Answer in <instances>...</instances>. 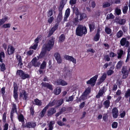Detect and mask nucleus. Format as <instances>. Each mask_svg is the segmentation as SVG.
Here are the masks:
<instances>
[{
    "mask_svg": "<svg viewBox=\"0 0 130 130\" xmlns=\"http://www.w3.org/2000/svg\"><path fill=\"white\" fill-rule=\"evenodd\" d=\"M108 116L106 114H105L104 115L103 118V120L104 121H106L107 120Z\"/></svg>",
    "mask_w": 130,
    "mask_h": 130,
    "instance_id": "61",
    "label": "nucleus"
},
{
    "mask_svg": "<svg viewBox=\"0 0 130 130\" xmlns=\"http://www.w3.org/2000/svg\"><path fill=\"white\" fill-rule=\"evenodd\" d=\"M90 89L89 88L87 89L84 93L83 94L87 96V95L90 93Z\"/></svg>",
    "mask_w": 130,
    "mask_h": 130,
    "instance_id": "52",
    "label": "nucleus"
},
{
    "mask_svg": "<svg viewBox=\"0 0 130 130\" xmlns=\"http://www.w3.org/2000/svg\"><path fill=\"white\" fill-rule=\"evenodd\" d=\"M55 123V122L54 121H50L48 125V129L47 128H45L44 130H52L53 128V125Z\"/></svg>",
    "mask_w": 130,
    "mask_h": 130,
    "instance_id": "18",
    "label": "nucleus"
},
{
    "mask_svg": "<svg viewBox=\"0 0 130 130\" xmlns=\"http://www.w3.org/2000/svg\"><path fill=\"white\" fill-rule=\"evenodd\" d=\"M70 9L68 8L66 11L65 13L64 18V21H66L67 18L69 17L70 12Z\"/></svg>",
    "mask_w": 130,
    "mask_h": 130,
    "instance_id": "17",
    "label": "nucleus"
},
{
    "mask_svg": "<svg viewBox=\"0 0 130 130\" xmlns=\"http://www.w3.org/2000/svg\"><path fill=\"white\" fill-rule=\"evenodd\" d=\"M74 26V22L72 21H69L68 23H66V27H71V26Z\"/></svg>",
    "mask_w": 130,
    "mask_h": 130,
    "instance_id": "27",
    "label": "nucleus"
},
{
    "mask_svg": "<svg viewBox=\"0 0 130 130\" xmlns=\"http://www.w3.org/2000/svg\"><path fill=\"white\" fill-rule=\"evenodd\" d=\"M87 29L85 26L81 25H79L76 29V34L77 36H81L83 34H86L87 33Z\"/></svg>",
    "mask_w": 130,
    "mask_h": 130,
    "instance_id": "1",
    "label": "nucleus"
},
{
    "mask_svg": "<svg viewBox=\"0 0 130 130\" xmlns=\"http://www.w3.org/2000/svg\"><path fill=\"white\" fill-rule=\"evenodd\" d=\"M112 113L113 118H116L118 115V109L116 108L113 109L112 110Z\"/></svg>",
    "mask_w": 130,
    "mask_h": 130,
    "instance_id": "13",
    "label": "nucleus"
},
{
    "mask_svg": "<svg viewBox=\"0 0 130 130\" xmlns=\"http://www.w3.org/2000/svg\"><path fill=\"white\" fill-rule=\"evenodd\" d=\"M33 103L34 104H35L39 106H40L41 105L42 102L41 101L38 99H36L34 100V101L33 102Z\"/></svg>",
    "mask_w": 130,
    "mask_h": 130,
    "instance_id": "20",
    "label": "nucleus"
},
{
    "mask_svg": "<svg viewBox=\"0 0 130 130\" xmlns=\"http://www.w3.org/2000/svg\"><path fill=\"white\" fill-rule=\"evenodd\" d=\"M56 84L57 85H61L62 86H66L68 85L67 83L61 79L58 80L56 82Z\"/></svg>",
    "mask_w": 130,
    "mask_h": 130,
    "instance_id": "9",
    "label": "nucleus"
},
{
    "mask_svg": "<svg viewBox=\"0 0 130 130\" xmlns=\"http://www.w3.org/2000/svg\"><path fill=\"white\" fill-rule=\"evenodd\" d=\"M37 46L38 44H35L33 46H30L29 48L35 50L37 48Z\"/></svg>",
    "mask_w": 130,
    "mask_h": 130,
    "instance_id": "59",
    "label": "nucleus"
},
{
    "mask_svg": "<svg viewBox=\"0 0 130 130\" xmlns=\"http://www.w3.org/2000/svg\"><path fill=\"white\" fill-rule=\"evenodd\" d=\"M34 51L32 50H30L28 51L27 53V55L30 56L33 53Z\"/></svg>",
    "mask_w": 130,
    "mask_h": 130,
    "instance_id": "64",
    "label": "nucleus"
},
{
    "mask_svg": "<svg viewBox=\"0 0 130 130\" xmlns=\"http://www.w3.org/2000/svg\"><path fill=\"white\" fill-rule=\"evenodd\" d=\"M106 74H104L101 77L100 80L99 82L100 84L103 82L106 78Z\"/></svg>",
    "mask_w": 130,
    "mask_h": 130,
    "instance_id": "31",
    "label": "nucleus"
},
{
    "mask_svg": "<svg viewBox=\"0 0 130 130\" xmlns=\"http://www.w3.org/2000/svg\"><path fill=\"white\" fill-rule=\"evenodd\" d=\"M110 5V3L108 2H105L103 3V8H106L109 7Z\"/></svg>",
    "mask_w": 130,
    "mask_h": 130,
    "instance_id": "41",
    "label": "nucleus"
},
{
    "mask_svg": "<svg viewBox=\"0 0 130 130\" xmlns=\"http://www.w3.org/2000/svg\"><path fill=\"white\" fill-rule=\"evenodd\" d=\"M18 119L20 121L23 122L24 121V118L23 116L21 114L18 116Z\"/></svg>",
    "mask_w": 130,
    "mask_h": 130,
    "instance_id": "47",
    "label": "nucleus"
},
{
    "mask_svg": "<svg viewBox=\"0 0 130 130\" xmlns=\"http://www.w3.org/2000/svg\"><path fill=\"white\" fill-rule=\"evenodd\" d=\"M120 43L121 45H125L126 47H128L130 44L129 42L127 41V39L125 38H123L120 41Z\"/></svg>",
    "mask_w": 130,
    "mask_h": 130,
    "instance_id": "4",
    "label": "nucleus"
},
{
    "mask_svg": "<svg viewBox=\"0 0 130 130\" xmlns=\"http://www.w3.org/2000/svg\"><path fill=\"white\" fill-rule=\"evenodd\" d=\"M125 96L126 98H127L130 96V89H128L125 93Z\"/></svg>",
    "mask_w": 130,
    "mask_h": 130,
    "instance_id": "43",
    "label": "nucleus"
},
{
    "mask_svg": "<svg viewBox=\"0 0 130 130\" xmlns=\"http://www.w3.org/2000/svg\"><path fill=\"white\" fill-rule=\"evenodd\" d=\"M46 49L43 47L42 51L40 53L39 56L41 57H42L44 56L46 52Z\"/></svg>",
    "mask_w": 130,
    "mask_h": 130,
    "instance_id": "25",
    "label": "nucleus"
},
{
    "mask_svg": "<svg viewBox=\"0 0 130 130\" xmlns=\"http://www.w3.org/2000/svg\"><path fill=\"white\" fill-rule=\"evenodd\" d=\"M48 106H46L43 108L41 111V112L40 113L41 117H42L44 116L46 110L48 109Z\"/></svg>",
    "mask_w": 130,
    "mask_h": 130,
    "instance_id": "26",
    "label": "nucleus"
},
{
    "mask_svg": "<svg viewBox=\"0 0 130 130\" xmlns=\"http://www.w3.org/2000/svg\"><path fill=\"white\" fill-rule=\"evenodd\" d=\"M36 126V124L34 122H29L26 124L25 127L28 128L34 127Z\"/></svg>",
    "mask_w": 130,
    "mask_h": 130,
    "instance_id": "16",
    "label": "nucleus"
},
{
    "mask_svg": "<svg viewBox=\"0 0 130 130\" xmlns=\"http://www.w3.org/2000/svg\"><path fill=\"white\" fill-rule=\"evenodd\" d=\"M128 7L127 6H125L123 8V11L124 14L126 13L127 12Z\"/></svg>",
    "mask_w": 130,
    "mask_h": 130,
    "instance_id": "51",
    "label": "nucleus"
},
{
    "mask_svg": "<svg viewBox=\"0 0 130 130\" xmlns=\"http://www.w3.org/2000/svg\"><path fill=\"white\" fill-rule=\"evenodd\" d=\"M46 62L45 61H43L40 66V68L42 69H44L46 67Z\"/></svg>",
    "mask_w": 130,
    "mask_h": 130,
    "instance_id": "48",
    "label": "nucleus"
},
{
    "mask_svg": "<svg viewBox=\"0 0 130 130\" xmlns=\"http://www.w3.org/2000/svg\"><path fill=\"white\" fill-rule=\"evenodd\" d=\"M87 98V96L83 94L80 97L78 101H80L81 100H84Z\"/></svg>",
    "mask_w": 130,
    "mask_h": 130,
    "instance_id": "46",
    "label": "nucleus"
},
{
    "mask_svg": "<svg viewBox=\"0 0 130 130\" xmlns=\"http://www.w3.org/2000/svg\"><path fill=\"white\" fill-rule=\"evenodd\" d=\"M53 14V11L52 9H50L48 11L47 14V16L48 17L51 16Z\"/></svg>",
    "mask_w": 130,
    "mask_h": 130,
    "instance_id": "55",
    "label": "nucleus"
},
{
    "mask_svg": "<svg viewBox=\"0 0 130 130\" xmlns=\"http://www.w3.org/2000/svg\"><path fill=\"white\" fill-rule=\"evenodd\" d=\"M41 84L43 87H46L47 88H48L51 90H53L52 85L49 84L48 83H42Z\"/></svg>",
    "mask_w": 130,
    "mask_h": 130,
    "instance_id": "11",
    "label": "nucleus"
},
{
    "mask_svg": "<svg viewBox=\"0 0 130 130\" xmlns=\"http://www.w3.org/2000/svg\"><path fill=\"white\" fill-rule=\"evenodd\" d=\"M0 66L1 71H3L6 69L5 64L4 63H2L1 64H0Z\"/></svg>",
    "mask_w": 130,
    "mask_h": 130,
    "instance_id": "53",
    "label": "nucleus"
},
{
    "mask_svg": "<svg viewBox=\"0 0 130 130\" xmlns=\"http://www.w3.org/2000/svg\"><path fill=\"white\" fill-rule=\"evenodd\" d=\"M74 98V96L72 95L71 96H69L68 98L66 100V101L67 102H70L72 101Z\"/></svg>",
    "mask_w": 130,
    "mask_h": 130,
    "instance_id": "49",
    "label": "nucleus"
},
{
    "mask_svg": "<svg viewBox=\"0 0 130 130\" xmlns=\"http://www.w3.org/2000/svg\"><path fill=\"white\" fill-rule=\"evenodd\" d=\"M100 35L99 34L97 33L94 38V40L96 41H98L99 39Z\"/></svg>",
    "mask_w": 130,
    "mask_h": 130,
    "instance_id": "50",
    "label": "nucleus"
},
{
    "mask_svg": "<svg viewBox=\"0 0 130 130\" xmlns=\"http://www.w3.org/2000/svg\"><path fill=\"white\" fill-rule=\"evenodd\" d=\"M63 99H61L60 100L56 101V105L58 106L61 105L63 102Z\"/></svg>",
    "mask_w": 130,
    "mask_h": 130,
    "instance_id": "39",
    "label": "nucleus"
},
{
    "mask_svg": "<svg viewBox=\"0 0 130 130\" xmlns=\"http://www.w3.org/2000/svg\"><path fill=\"white\" fill-rule=\"evenodd\" d=\"M61 91V90L59 88H57L54 90V93L56 95H58L60 94Z\"/></svg>",
    "mask_w": 130,
    "mask_h": 130,
    "instance_id": "34",
    "label": "nucleus"
},
{
    "mask_svg": "<svg viewBox=\"0 0 130 130\" xmlns=\"http://www.w3.org/2000/svg\"><path fill=\"white\" fill-rule=\"evenodd\" d=\"M115 12L117 15H119L121 13V10L119 8L117 7L115 9Z\"/></svg>",
    "mask_w": 130,
    "mask_h": 130,
    "instance_id": "35",
    "label": "nucleus"
},
{
    "mask_svg": "<svg viewBox=\"0 0 130 130\" xmlns=\"http://www.w3.org/2000/svg\"><path fill=\"white\" fill-rule=\"evenodd\" d=\"M89 3H90V6L92 8L95 7V2L92 0H90L89 2Z\"/></svg>",
    "mask_w": 130,
    "mask_h": 130,
    "instance_id": "36",
    "label": "nucleus"
},
{
    "mask_svg": "<svg viewBox=\"0 0 130 130\" xmlns=\"http://www.w3.org/2000/svg\"><path fill=\"white\" fill-rule=\"evenodd\" d=\"M54 56L58 63H60L61 62L62 60L60 56L59 53H55Z\"/></svg>",
    "mask_w": 130,
    "mask_h": 130,
    "instance_id": "8",
    "label": "nucleus"
},
{
    "mask_svg": "<svg viewBox=\"0 0 130 130\" xmlns=\"http://www.w3.org/2000/svg\"><path fill=\"white\" fill-rule=\"evenodd\" d=\"M78 16H77V17L74 18L73 19V21H72L73 22H74V24L76 23H77L78 22Z\"/></svg>",
    "mask_w": 130,
    "mask_h": 130,
    "instance_id": "62",
    "label": "nucleus"
},
{
    "mask_svg": "<svg viewBox=\"0 0 130 130\" xmlns=\"http://www.w3.org/2000/svg\"><path fill=\"white\" fill-rule=\"evenodd\" d=\"M62 12H60L58 16V19H59V21H60L61 20V18L62 17Z\"/></svg>",
    "mask_w": 130,
    "mask_h": 130,
    "instance_id": "63",
    "label": "nucleus"
},
{
    "mask_svg": "<svg viewBox=\"0 0 130 130\" xmlns=\"http://www.w3.org/2000/svg\"><path fill=\"white\" fill-rule=\"evenodd\" d=\"M39 59V57L37 56V57L34 58L31 62L32 65L35 67H38L40 64V63L37 62Z\"/></svg>",
    "mask_w": 130,
    "mask_h": 130,
    "instance_id": "5",
    "label": "nucleus"
},
{
    "mask_svg": "<svg viewBox=\"0 0 130 130\" xmlns=\"http://www.w3.org/2000/svg\"><path fill=\"white\" fill-rule=\"evenodd\" d=\"M54 39L53 37H51L44 44L43 47L48 51H50L53 48L54 44Z\"/></svg>",
    "mask_w": 130,
    "mask_h": 130,
    "instance_id": "2",
    "label": "nucleus"
},
{
    "mask_svg": "<svg viewBox=\"0 0 130 130\" xmlns=\"http://www.w3.org/2000/svg\"><path fill=\"white\" fill-rule=\"evenodd\" d=\"M54 19V18L53 17L49 18L48 20V22L50 24H51Z\"/></svg>",
    "mask_w": 130,
    "mask_h": 130,
    "instance_id": "58",
    "label": "nucleus"
},
{
    "mask_svg": "<svg viewBox=\"0 0 130 130\" xmlns=\"http://www.w3.org/2000/svg\"><path fill=\"white\" fill-rule=\"evenodd\" d=\"M98 77V75H95L94 77L92 78L89 80L87 82V84H90L91 85L93 86L95 84V82Z\"/></svg>",
    "mask_w": 130,
    "mask_h": 130,
    "instance_id": "3",
    "label": "nucleus"
},
{
    "mask_svg": "<svg viewBox=\"0 0 130 130\" xmlns=\"http://www.w3.org/2000/svg\"><path fill=\"white\" fill-rule=\"evenodd\" d=\"M76 1L77 0H70L69 3L71 5H72L76 4Z\"/></svg>",
    "mask_w": 130,
    "mask_h": 130,
    "instance_id": "60",
    "label": "nucleus"
},
{
    "mask_svg": "<svg viewBox=\"0 0 130 130\" xmlns=\"http://www.w3.org/2000/svg\"><path fill=\"white\" fill-rule=\"evenodd\" d=\"M58 24H56L52 28V29L53 31H55L58 27Z\"/></svg>",
    "mask_w": 130,
    "mask_h": 130,
    "instance_id": "56",
    "label": "nucleus"
},
{
    "mask_svg": "<svg viewBox=\"0 0 130 130\" xmlns=\"http://www.w3.org/2000/svg\"><path fill=\"white\" fill-rule=\"evenodd\" d=\"M15 49L11 45L9 46L7 49V52L8 55H10L12 54L14 52Z\"/></svg>",
    "mask_w": 130,
    "mask_h": 130,
    "instance_id": "10",
    "label": "nucleus"
},
{
    "mask_svg": "<svg viewBox=\"0 0 130 130\" xmlns=\"http://www.w3.org/2000/svg\"><path fill=\"white\" fill-rule=\"evenodd\" d=\"M7 19V18L5 17L2 19H0V26L5 23Z\"/></svg>",
    "mask_w": 130,
    "mask_h": 130,
    "instance_id": "42",
    "label": "nucleus"
},
{
    "mask_svg": "<svg viewBox=\"0 0 130 130\" xmlns=\"http://www.w3.org/2000/svg\"><path fill=\"white\" fill-rule=\"evenodd\" d=\"M115 17L111 13L109 14H108L106 17V19H113Z\"/></svg>",
    "mask_w": 130,
    "mask_h": 130,
    "instance_id": "38",
    "label": "nucleus"
},
{
    "mask_svg": "<svg viewBox=\"0 0 130 130\" xmlns=\"http://www.w3.org/2000/svg\"><path fill=\"white\" fill-rule=\"evenodd\" d=\"M18 88L15 83L14 84L13 96L15 100H17L18 98V94L17 91Z\"/></svg>",
    "mask_w": 130,
    "mask_h": 130,
    "instance_id": "6",
    "label": "nucleus"
},
{
    "mask_svg": "<svg viewBox=\"0 0 130 130\" xmlns=\"http://www.w3.org/2000/svg\"><path fill=\"white\" fill-rule=\"evenodd\" d=\"M64 58L67 60L72 62L73 63H76V59L72 56L66 55L64 56Z\"/></svg>",
    "mask_w": 130,
    "mask_h": 130,
    "instance_id": "7",
    "label": "nucleus"
},
{
    "mask_svg": "<svg viewBox=\"0 0 130 130\" xmlns=\"http://www.w3.org/2000/svg\"><path fill=\"white\" fill-rule=\"evenodd\" d=\"M65 4H66L64 3L63 2H61L60 4V6L59 7V10L60 12H62L63 8Z\"/></svg>",
    "mask_w": 130,
    "mask_h": 130,
    "instance_id": "32",
    "label": "nucleus"
},
{
    "mask_svg": "<svg viewBox=\"0 0 130 130\" xmlns=\"http://www.w3.org/2000/svg\"><path fill=\"white\" fill-rule=\"evenodd\" d=\"M125 20L124 19H121L120 20L119 24L123 25L125 24Z\"/></svg>",
    "mask_w": 130,
    "mask_h": 130,
    "instance_id": "54",
    "label": "nucleus"
},
{
    "mask_svg": "<svg viewBox=\"0 0 130 130\" xmlns=\"http://www.w3.org/2000/svg\"><path fill=\"white\" fill-rule=\"evenodd\" d=\"M16 105L14 104H13V106L12 107V109L11 110V115H10V118H11V120H12V118L13 117V114L14 112L15 111H16Z\"/></svg>",
    "mask_w": 130,
    "mask_h": 130,
    "instance_id": "12",
    "label": "nucleus"
},
{
    "mask_svg": "<svg viewBox=\"0 0 130 130\" xmlns=\"http://www.w3.org/2000/svg\"><path fill=\"white\" fill-rule=\"evenodd\" d=\"M56 101L54 100L52 102H50L49 103L47 106H48V107L49 106H52L55 104H56Z\"/></svg>",
    "mask_w": 130,
    "mask_h": 130,
    "instance_id": "40",
    "label": "nucleus"
},
{
    "mask_svg": "<svg viewBox=\"0 0 130 130\" xmlns=\"http://www.w3.org/2000/svg\"><path fill=\"white\" fill-rule=\"evenodd\" d=\"M79 15V17L78 19L80 21L82 20L87 17L86 14L85 13H80Z\"/></svg>",
    "mask_w": 130,
    "mask_h": 130,
    "instance_id": "19",
    "label": "nucleus"
},
{
    "mask_svg": "<svg viewBox=\"0 0 130 130\" xmlns=\"http://www.w3.org/2000/svg\"><path fill=\"white\" fill-rule=\"evenodd\" d=\"M118 126V123L116 122H114L112 124V127L113 128H116Z\"/></svg>",
    "mask_w": 130,
    "mask_h": 130,
    "instance_id": "57",
    "label": "nucleus"
},
{
    "mask_svg": "<svg viewBox=\"0 0 130 130\" xmlns=\"http://www.w3.org/2000/svg\"><path fill=\"white\" fill-rule=\"evenodd\" d=\"M89 26L90 32L92 31L94 29L95 27V23H92L89 24Z\"/></svg>",
    "mask_w": 130,
    "mask_h": 130,
    "instance_id": "23",
    "label": "nucleus"
},
{
    "mask_svg": "<svg viewBox=\"0 0 130 130\" xmlns=\"http://www.w3.org/2000/svg\"><path fill=\"white\" fill-rule=\"evenodd\" d=\"M104 93V90L103 89L100 90L99 91L98 94L96 95V98H99L100 96H102Z\"/></svg>",
    "mask_w": 130,
    "mask_h": 130,
    "instance_id": "24",
    "label": "nucleus"
},
{
    "mask_svg": "<svg viewBox=\"0 0 130 130\" xmlns=\"http://www.w3.org/2000/svg\"><path fill=\"white\" fill-rule=\"evenodd\" d=\"M127 67L126 66H124L123 67L122 70V73H125L128 72V71L127 70Z\"/></svg>",
    "mask_w": 130,
    "mask_h": 130,
    "instance_id": "45",
    "label": "nucleus"
},
{
    "mask_svg": "<svg viewBox=\"0 0 130 130\" xmlns=\"http://www.w3.org/2000/svg\"><path fill=\"white\" fill-rule=\"evenodd\" d=\"M5 57V54L3 52H0V62H2L3 59Z\"/></svg>",
    "mask_w": 130,
    "mask_h": 130,
    "instance_id": "30",
    "label": "nucleus"
},
{
    "mask_svg": "<svg viewBox=\"0 0 130 130\" xmlns=\"http://www.w3.org/2000/svg\"><path fill=\"white\" fill-rule=\"evenodd\" d=\"M123 50L120 49L117 52V54L118 55V58H121L122 54H123Z\"/></svg>",
    "mask_w": 130,
    "mask_h": 130,
    "instance_id": "28",
    "label": "nucleus"
},
{
    "mask_svg": "<svg viewBox=\"0 0 130 130\" xmlns=\"http://www.w3.org/2000/svg\"><path fill=\"white\" fill-rule=\"evenodd\" d=\"M110 102L109 100H106L103 103V105L105 107L108 108L109 106Z\"/></svg>",
    "mask_w": 130,
    "mask_h": 130,
    "instance_id": "29",
    "label": "nucleus"
},
{
    "mask_svg": "<svg viewBox=\"0 0 130 130\" xmlns=\"http://www.w3.org/2000/svg\"><path fill=\"white\" fill-rule=\"evenodd\" d=\"M56 111V110L55 108H51L48 110L47 115L48 116H52L53 114L55 113Z\"/></svg>",
    "mask_w": 130,
    "mask_h": 130,
    "instance_id": "15",
    "label": "nucleus"
},
{
    "mask_svg": "<svg viewBox=\"0 0 130 130\" xmlns=\"http://www.w3.org/2000/svg\"><path fill=\"white\" fill-rule=\"evenodd\" d=\"M123 34V32L121 30L119 31L116 34L117 37L118 38H120L122 36Z\"/></svg>",
    "mask_w": 130,
    "mask_h": 130,
    "instance_id": "37",
    "label": "nucleus"
},
{
    "mask_svg": "<svg viewBox=\"0 0 130 130\" xmlns=\"http://www.w3.org/2000/svg\"><path fill=\"white\" fill-rule=\"evenodd\" d=\"M105 31L107 34H110L111 32V30L110 28L108 27H106L105 28Z\"/></svg>",
    "mask_w": 130,
    "mask_h": 130,
    "instance_id": "33",
    "label": "nucleus"
},
{
    "mask_svg": "<svg viewBox=\"0 0 130 130\" xmlns=\"http://www.w3.org/2000/svg\"><path fill=\"white\" fill-rule=\"evenodd\" d=\"M123 62L121 61H120L117 63L116 67L117 69L120 68L122 65Z\"/></svg>",
    "mask_w": 130,
    "mask_h": 130,
    "instance_id": "44",
    "label": "nucleus"
},
{
    "mask_svg": "<svg viewBox=\"0 0 130 130\" xmlns=\"http://www.w3.org/2000/svg\"><path fill=\"white\" fill-rule=\"evenodd\" d=\"M18 75H19L21 78L23 79L28 78L29 77V75L27 74H18Z\"/></svg>",
    "mask_w": 130,
    "mask_h": 130,
    "instance_id": "21",
    "label": "nucleus"
},
{
    "mask_svg": "<svg viewBox=\"0 0 130 130\" xmlns=\"http://www.w3.org/2000/svg\"><path fill=\"white\" fill-rule=\"evenodd\" d=\"M65 38V35L64 34H61L59 37V41L60 42H62L64 41Z\"/></svg>",
    "mask_w": 130,
    "mask_h": 130,
    "instance_id": "22",
    "label": "nucleus"
},
{
    "mask_svg": "<svg viewBox=\"0 0 130 130\" xmlns=\"http://www.w3.org/2000/svg\"><path fill=\"white\" fill-rule=\"evenodd\" d=\"M20 97H23L24 99L26 100L27 98V94L24 90H22V92H20Z\"/></svg>",
    "mask_w": 130,
    "mask_h": 130,
    "instance_id": "14",
    "label": "nucleus"
}]
</instances>
